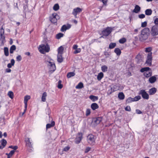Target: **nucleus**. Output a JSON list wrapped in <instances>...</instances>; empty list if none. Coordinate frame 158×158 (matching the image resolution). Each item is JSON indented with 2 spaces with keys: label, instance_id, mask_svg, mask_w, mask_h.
<instances>
[{
  "label": "nucleus",
  "instance_id": "16",
  "mask_svg": "<svg viewBox=\"0 0 158 158\" xmlns=\"http://www.w3.org/2000/svg\"><path fill=\"white\" fill-rule=\"evenodd\" d=\"M91 107L93 110H95L98 108V105L95 103H93L91 105Z\"/></svg>",
  "mask_w": 158,
  "mask_h": 158
},
{
  "label": "nucleus",
  "instance_id": "20",
  "mask_svg": "<svg viewBox=\"0 0 158 158\" xmlns=\"http://www.w3.org/2000/svg\"><path fill=\"white\" fill-rule=\"evenodd\" d=\"M0 41L1 42V44L2 45H3L6 42L5 40V37L4 35H0Z\"/></svg>",
  "mask_w": 158,
  "mask_h": 158
},
{
  "label": "nucleus",
  "instance_id": "19",
  "mask_svg": "<svg viewBox=\"0 0 158 158\" xmlns=\"http://www.w3.org/2000/svg\"><path fill=\"white\" fill-rule=\"evenodd\" d=\"M25 141L26 142V145L30 148H32V145L31 142L30 141V139L27 138L26 139Z\"/></svg>",
  "mask_w": 158,
  "mask_h": 158
},
{
  "label": "nucleus",
  "instance_id": "64",
  "mask_svg": "<svg viewBox=\"0 0 158 158\" xmlns=\"http://www.w3.org/2000/svg\"><path fill=\"white\" fill-rule=\"evenodd\" d=\"M25 54L27 56H30V53L29 52H27L25 53Z\"/></svg>",
  "mask_w": 158,
  "mask_h": 158
},
{
  "label": "nucleus",
  "instance_id": "58",
  "mask_svg": "<svg viewBox=\"0 0 158 158\" xmlns=\"http://www.w3.org/2000/svg\"><path fill=\"white\" fill-rule=\"evenodd\" d=\"M15 63V60H14V59H12L11 60L10 64H12V65H14Z\"/></svg>",
  "mask_w": 158,
  "mask_h": 158
},
{
  "label": "nucleus",
  "instance_id": "9",
  "mask_svg": "<svg viewBox=\"0 0 158 158\" xmlns=\"http://www.w3.org/2000/svg\"><path fill=\"white\" fill-rule=\"evenodd\" d=\"M48 65L50 71L54 72L56 69V66L53 62H48Z\"/></svg>",
  "mask_w": 158,
  "mask_h": 158
},
{
  "label": "nucleus",
  "instance_id": "33",
  "mask_svg": "<svg viewBox=\"0 0 158 158\" xmlns=\"http://www.w3.org/2000/svg\"><path fill=\"white\" fill-rule=\"evenodd\" d=\"M16 46L15 45H12L10 48V53H13L14 51L16 49Z\"/></svg>",
  "mask_w": 158,
  "mask_h": 158
},
{
  "label": "nucleus",
  "instance_id": "28",
  "mask_svg": "<svg viewBox=\"0 0 158 158\" xmlns=\"http://www.w3.org/2000/svg\"><path fill=\"white\" fill-rule=\"evenodd\" d=\"M57 61L59 63H61L63 61V59L61 54H57Z\"/></svg>",
  "mask_w": 158,
  "mask_h": 158
},
{
  "label": "nucleus",
  "instance_id": "17",
  "mask_svg": "<svg viewBox=\"0 0 158 158\" xmlns=\"http://www.w3.org/2000/svg\"><path fill=\"white\" fill-rule=\"evenodd\" d=\"M71 27V26L69 25L67 27L66 25H63L61 28V31H64L68 29L69 28Z\"/></svg>",
  "mask_w": 158,
  "mask_h": 158
},
{
  "label": "nucleus",
  "instance_id": "46",
  "mask_svg": "<svg viewBox=\"0 0 158 158\" xmlns=\"http://www.w3.org/2000/svg\"><path fill=\"white\" fill-rule=\"evenodd\" d=\"M81 51V49L80 48H77L75 49V50L74 51V54H76L78 53H80Z\"/></svg>",
  "mask_w": 158,
  "mask_h": 158
},
{
  "label": "nucleus",
  "instance_id": "29",
  "mask_svg": "<svg viewBox=\"0 0 158 158\" xmlns=\"http://www.w3.org/2000/svg\"><path fill=\"white\" fill-rule=\"evenodd\" d=\"M114 52L117 56H119L121 53L120 50L119 48H115L114 50Z\"/></svg>",
  "mask_w": 158,
  "mask_h": 158
},
{
  "label": "nucleus",
  "instance_id": "38",
  "mask_svg": "<svg viewBox=\"0 0 158 158\" xmlns=\"http://www.w3.org/2000/svg\"><path fill=\"white\" fill-rule=\"evenodd\" d=\"M4 52L5 55L6 56H8L9 55V51L7 47H5L4 48Z\"/></svg>",
  "mask_w": 158,
  "mask_h": 158
},
{
  "label": "nucleus",
  "instance_id": "4",
  "mask_svg": "<svg viewBox=\"0 0 158 158\" xmlns=\"http://www.w3.org/2000/svg\"><path fill=\"white\" fill-rule=\"evenodd\" d=\"M140 72L143 73V75L147 78H148L152 75V72L148 67H144L142 68Z\"/></svg>",
  "mask_w": 158,
  "mask_h": 158
},
{
  "label": "nucleus",
  "instance_id": "51",
  "mask_svg": "<svg viewBox=\"0 0 158 158\" xmlns=\"http://www.w3.org/2000/svg\"><path fill=\"white\" fill-rule=\"evenodd\" d=\"M70 147L69 146H67L64 148L63 150L64 151L67 152L70 149Z\"/></svg>",
  "mask_w": 158,
  "mask_h": 158
},
{
  "label": "nucleus",
  "instance_id": "52",
  "mask_svg": "<svg viewBox=\"0 0 158 158\" xmlns=\"http://www.w3.org/2000/svg\"><path fill=\"white\" fill-rule=\"evenodd\" d=\"M125 110L126 111H130L131 110V109L130 107L129 106H127L125 108Z\"/></svg>",
  "mask_w": 158,
  "mask_h": 158
},
{
  "label": "nucleus",
  "instance_id": "49",
  "mask_svg": "<svg viewBox=\"0 0 158 158\" xmlns=\"http://www.w3.org/2000/svg\"><path fill=\"white\" fill-rule=\"evenodd\" d=\"M16 58L17 61L19 62L22 59V57L20 55L17 56Z\"/></svg>",
  "mask_w": 158,
  "mask_h": 158
},
{
  "label": "nucleus",
  "instance_id": "57",
  "mask_svg": "<svg viewBox=\"0 0 158 158\" xmlns=\"http://www.w3.org/2000/svg\"><path fill=\"white\" fill-rule=\"evenodd\" d=\"M136 112L138 114H140L142 113V111L138 109L136 110Z\"/></svg>",
  "mask_w": 158,
  "mask_h": 158
},
{
  "label": "nucleus",
  "instance_id": "54",
  "mask_svg": "<svg viewBox=\"0 0 158 158\" xmlns=\"http://www.w3.org/2000/svg\"><path fill=\"white\" fill-rule=\"evenodd\" d=\"M154 23L155 25H158V18H156L154 20Z\"/></svg>",
  "mask_w": 158,
  "mask_h": 158
},
{
  "label": "nucleus",
  "instance_id": "3",
  "mask_svg": "<svg viewBox=\"0 0 158 158\" xmlns=\"http://www.w3.org/2000/svg\"><path fill=\"white\" fill-rule=\"evenodd\" d=\"M50 49V48L48 44H42L39 46V50L40 53L43 54L45 52H48Z\"/></svg>",
  "mask_w": 158,
  "mask_h": 158
},
{
  "label": "nucleus",
  "instance_id": "55",
  "mask_svg": "<svg viewBox=\"0 0 158 158\" xmlns=\"http://www.w3.org/2000/svg\"><path fill=\"white\" fill-rule=\"evenodd\" d=\"M104 54L106 56V58L109 57L110 56L109 53L106 52H104Z\"/></svg>",
  "mask_w": 158,
  "mask_h": 158
},
{
  "label": "nucleus",
  "instance_id": "56",
  "mask_svg": "<svg viewBox=\"0 0 158 158\" xmlns=\"http://www.w3.org/2000/svg\"><path fill=\"white\" fill-rule=\"evenodd\" d=\"M145 15L144 14H141L139 15V17L140 19H143L144 18Z\"/></svg>",
  "mask_w": 158,
  "mask_h": 158
},
{
  "label": "nucleus",
  "instance_id": "26",
  "mask_svg": "<svg viewBox=\"0 0 158 158\" xmlns=\"http://www.w3.org/2000/svg\"><path fill=\"white\" fill-rule=\"evenodd\" d=\"M63 50V47L62 46H60L58 49V54L62 55Z\"/></svg>",
  "mask_w": 158,
  "mask_h": 158
},
{
  "label": "nucleus",
  "instance_id": "22",
  "mask_svg": "<svg viewBox=\"0 0 158 158\" xmlns=\"http://www.w3.org/2000/svg\"><path fill=\"white\" fill-rule=\"evenodd\" d=\"M89 98L93 102H95V101L97 100L98 99V97L94 96L93 95L90 96Z\"/></svg>",
  "mask_w": 158,
  "mask_h": 158
},
{
  "label": "nucleus",
  "instance_id": "37",
  "mask_svg": "<svg viewBox=\"0 0 158 158\" xmlns=\"http://www.w3.org/2000/svg\"><path fill=\"white\" fill-rule=\"evenodd\" d=\"M83 87V84L82 82H80L76 86V89H81Z\"/></svg>",
  "mask_w": 158,
  "mask_h": 158
},
{
  "label": "nucleus",
  "instance_id": "10",
  "mask_svg": "<svg viewBox=\"0 0 158 158\" xmlns=\"http://www.w3.org/2000/svg\"><path fill=\"white\" fill-rule=\"evenodd\" d=\"M83 134L81 133H79L77 135L75 140V142L77 144L79 143L82 138Z\"/></svg>",
  "mask_w": 158,
  "mask_h": 158
},
{
  "label": "nucleus",
  "instance_id": "47",
  "mask_svg": "<svg viewBox=\"0 0 158 158\" xmlns=\"http://www.w3.org/2000/svg\"><path fill=\"white\" fill-rule=\"evenodd\" d=\"M141 98V97L139 96H137L136 97H135L134 98H133V99L134 102V101H136L139 100Z\"/></svg>",
  "mask_w": 158,
  "mask_h": 158
},
{
  "label": "nucleus",
  "instance_id": "63",
  "mask_svg": "<svg viewBox=\"0 0 158 158\" xmlns=\"http://www.w3.org/2000/svg\"><path fill=\"white\" fill-rule=\"evenodd\" d=\"M90 150V148H87L86 149V150L85 151V152H88Z\"/></svg>",
  "mask_w": 158,
  "mask_h": 158
},
{
  "label": "nucleus",
  "instance_id": "21",
  "mask_svg": "<svg viewBox=\"0 0 158 158\" xmlns=\"http://www.w3.org/2000/svg\"><path fill=\"white\" fill-rule=\"evenodd\" d=\"M156 80V77L154 76L151 77L149 79V82L151 83H153L155 82Z\"/></svg>",
  "mask_w": 158,
  "mask_h": 158
},
{
  "label": "nucleus",
  "instance_id": "41",
  "mask_svg": "<svg viewBox=\"0 0 158 158\" xmlns=\"http://www.w3.org/2000/svg\"><path fill=\"white\" fill-rule=\"evenodd\" d=\"M59 8V5L58 4H55L53 7V9L55 11H57Z\"/></svg>",
  "mask_w": 158,
  "mask_h": 158
},
{
  "label": "nucleus",
  "instance_id": "39",
  "mask_svg": "<svg viewBox=\"0 0 158 158\" xmlns=\"http://www.w3.org/2000/svg\"><path fill=\"white\" fill-rule=\"evenodd\" d=\"M63 35V34L60 33L56 34V38L57 39H59L61 37H62Z\"/></svg>",
  "mask_w": 158,
  "mask_h": 158
},
{
  "label": "nucleus",
  "instance_id": "15",
  "mask_svg": "<svg viewBox=\"0 0 158 158\" xmlns=\"http://www.w3.org/2000/svg\"><path fill=\"white\" fill-rule=\"evenodd\" d=\"M2 145H0V149H2L6 146L7 142L6 140L4 139H2L1 141Z\"/></svg>",
  "mask_w": 158,
  "mask_h": 158
},
{
  "label": "nucleus",
  "instance_id": "35",
  "mask_svg": "<svg viewBox=\"0 0 158 158\" xmlns=\"http://www.w3.org/2000/svg\"><path fill=\"white\" fill-rule=\"evenodd\" d=\"M116 46V44L114 43H110L109 45V48L110 49L114 48Z\"/></svg>",
  "mask_w": 158,
  "mask_h": 158
},
{
  "label": "nucleus",
  "instance_id": "24",
  "mask_svg": "<svg viewBox=\"0 0 158 158\" xmlns=\"http://www.w3.org/2000/svg\"><path fill=\"white\" fill-rule=\"evenodd\" d=\"M30 99V96L28 95H27L24 97V103L26 106L27 105V101Z\"/></svg>",
  "mask_w": 158,
  "mask_h": 158
},
{
  "label": "nucleus",
  "instance_id": "23",
  "mask_svg": "<svg viewBox=\"0 0 158 158\" xmlns=\"http://www.w3.org/2000/svg\"><path fill=\"white\" fill-rule=\"evenodd\" d=\"M55 125V123L54 121L52 122L51 123L47 124L46 125V128L47 129L50 128L52 127H53Z\"/></svg>",
  "mask_w": 158,
  "mask_h": 158
},
{
  "label": "nucleus",
  "instance_id": "31",
  "mask_svg": "<svg viewBox=\"0 0 158 158\" xmlns=\"http://www.w3.org/2000/svg\"><path fill=\"white\" fill-rule=\"evenodd\" d=\"M103 73L102 72L98 73L97 76V79L98 81H100L103 77Z\"/></svg>",
  "mask_w": 158,
  "mask_h": 158
},
{
  "label": "nucleus",
  "instance_id": "6",
  "mask_svg": "<svg viewBox=\"0 0 158 158\" xmlns=\"http://www.w3.org/2000/svg\"><path fill=\"white\" fill-rule=\"evenodd\" d=\"M150 33L153 36H154L158 35V25H155L152 27Z\"/></svg>",
  "mask_w": 158,
  "mask_h": 158
},
{
  "label": "nucleus",
  "instance_id": "50",
  "mask_svg": "<svg viewBox=\"0 0 158 158\" xmlns=\"http://www.w3.org/2000/svg\"><path fill=\"white\" fill-rule=\"evenodd\" d=\"M90 113V110L89 109H88L86 110V115L87 116H88Z\"/></svg>",
  "mask_w": 158,
  "mask_h": 158
},
{
  "label": "nucleus",
  "instance_id": "27",
  "mask_svg": "<svg viewBox=\"0 0 158 158\" xmlns=\"http://www.w3.org/2000/svg\"><path fill=\"white\" fill-rule=\"evenodd\" d=\"M15 151L14 150L11 151L9 153H6V154L7 156V158H10L14 154Z\"/></svg>",
  "mask_w": 158,
  "mask_h": 158
},
{
  "label": "nucleus",
  "instance_id": "45",
  "mask_svg": "<svg viewBox=\"0 0 158 158\" xmlns=\"http://www.w3.org/2000/svg\"><path fill=\"white\" fill-rule=\"evenodd\" d=\"M4 30L3 27V26H2V27L0 28V35H4Z\"/></svg>",
  "mask_w": 158,
  "mask_h": 158
},
{
  "label": "nucleus",
  "instance_id": "8",
  "mask_svg": "<svg viewBox=\"0 0 158 158\" xmlns=\"http://www.w3.org/2000/svg\"><path fill=\"white\" fill-rule=\"evenodd\" d=\"M139 94L141 95L142 98L144 99L148 100L149 98V95L144 89L141 90Z\"/></svg>",
  "mask_w": 158,
  "mask_h": 158
},
{
  "label": "nucleus",
  "instance_id": "44",
  "mask_svg": "<svg viewBox=\"0 0 158 158\" xmlns=\"http://www.w3.org/2000/svg\"><path fill=\"white\" fill-rule=\"evenodd\" d=\"M126 41V39L125 38H123L119 40V42L121 44H123Z\"/></svg>",
  "mask_w": 158,
  "mask_h": 158
},
{
  "label": "nucleus",
  "instance_id": "18",
  "mask_svg": "<svg viewBox=\"0 0 158 158\" xmlns=\"http://www.w3.org/2000/svg\"><path fill=\"white\" fill-rule=\"evenodd\" d=\"M140 10V7L138 5H135L133 12L136 13H138Z\"/></svg>",
  "mask_w": 158,
  "mask_h": 158
},
{
  "label": "nucleus",
  "instance_id": "43",
  "mask_svg": "<svg viewBox=\"0 0 158 158\" xmlns=\"http://www.w3.org/2000/svg\"><path fill=\"white\" fill-rule=\"evenodd\" d=\"M61 81L60 80L59 81L57 85V87L59 89H61L63 87V85L61 84Z\"/></svg>",
  "mask_w": 158,
  "mask_h": 158
},
{
  "label": "nucleus",
  "instance_id": "32",
  "mask_svg": "<svg viewBox=\"0 0 158 158\" xmlns=\"http://www.w3.org/2000/svg\"><path fill=\"white\" fill-rule=\"evenodd\" d=\"M47 96V94L46 92H44L41 98L42 101L43 102H44L46 101V97Z\"/></svg>",
  "mask_w": 158,
  "mask_h": 158
},
{
  "label": "nucleus",
  "instance_id": "14",
  "mask_svg": "<svg viewBox=\"0 0 158 158\" xmlns=\"http://www.w3.org/2000/svg\"><path fill=\"white\" fill-rule=\"evenodd\" d=\"M157 91V89L153 87L150 89L148 91V93L150 95L154 94Z\"/></svg>",
  "mask_w": 158,
  "mask_h": 158
},
{
  "label": "nucleus",
  "instance_id": "5",
  "mask_svg": "<svg viewBox=\"0 0 158 158\" xmlns=\"http://www.w3.org/2000/svg\"><path fill=\"white\" fill-rule=\"evenodd\" d=\"M50 19L51 22L53 23H56L58 19H59L60 17L56 13H54L52 14V15L50 18Z\"/></svg>",
  "mask_w": 158,
  "mask_h": 158
},
{
  "label": "nucleus",
  "instance_id": "36",
  "mask_svg": "<svg viewBox=\"0 0 158 158\" xmlns=\"http://www.w3.org/2000/svg\"><path fill=\"white\" fill-rule=\"evenodd\" d=\"M108 67L105 65H103L101 67V69L102 72H105L107 71Z\"/></svg>",
  "mask_w": 158,
  "mask_h": 158
},
{
  "label": "nucleus",
  "instance_id": "30",
  "mask_svg": "<svg viewBox=\"0 0 158 158\" xmlns=\"http://www.w3.org/2000/svg\"><path fill=\"white\" fill-rule=\"evenodd\" d=\"M152 12V11L151 9H147L145 11V14L146 15H150Z\"/></svg>",
  "mask_w": 158,
  "mask_h": 158
},
{
  "label": "nucleus",
  "instance_id": "61",
  "mask_svg": "<svg viewBox=\"0 0 158 158\" xmlns=\"http://www.w3.org/2000/svg\"><path fill=\"white\" fill-rule=\"evenodd\" d=\"M11 71V70L9 69H6V72L7 73H10Z\"/></svg>",
  "mask_w": 158,
  "mask_h": 158
},
{
  "label": "nucleus",
  "instance_id": "60",
  "mask_svg": "<svg viewBox=\"0 0 158 158\" xmlns=\"http://www.w3.org/2000/svg\"><path fill=\"white\" fill-rule=\"evenodd\" d=\"M77 47L78 46L77 45H74L73 46V48L75 50L77 48Z\"/></svg>",
  "mask_w": 158,
  "mask_h": 158
},
{
  "label": "nucleus",
  "instance_id": "25",
  "mask_svg": "<svg viewBox=\"0 0 158 158\" xmlns=\"http://www.w3.org/2000/svg\"><path fill=\"white\" fill-rule=\"evenodd\" d=\"M118 97L120 100H123L125 96L123 92L119 93L118 95Z\"/></svg>",
  "mask_w": 158,
  "mask_h": 158
},
{
  "label": "nucleus",
  "instance_id": "53",
  "mask_svg": "<svg viewBox=\"0 0 158 158\" xmlns=\"http://www.w3.org/2000/svg\"><path fill=\"white\" fill-rule=\"evenodd\" d=\"M147 23L146 21H145L141 23V27H145L146 26Z\"/></svg>",
  "mask_w": 158,
  "mask_h": 158
},
{
  "label": "nucleus",
  "instance_id": "34",
  "mask_svg": "<svg viewBox=\"0 0 158 158\" xmlns=\"http://www.w3.org/2000/svg\"><path fill=\"white\" fill-rule=\"evenodd\" d=\"M75 73L73 72H70L68 73L67 74V77L68 78H70L74 76Z\"/></svg>",
  "mask_w": 158,
  "mask_h": 158
},
{
  "label": "nucleus",
  "instance_id": "12",
  "mask_svg": "<svg viewBox=\"0 0 158 158\" xmlns=\"http://www.w3.org/2000/svg\"><path fill=\"white\" fill-rule=\"evenodd\" d=\"M102 120V117H98L94 118L92 120V123L96 125H97L100 123Z\"/></svg>",
  "mask_w": 158,
  "mask_h": 158
},
{
  "label": "nucleus",
  "instance_id": "48",
  "mask_svg": "<svg viewBox=\"0 0 158 158\" xmlns=\"http://www.w3.org/2000/svg\"><path fill=\"white\" fill-rule=\"evenodd\" d=\"M9 148H11L12 149H13L14 150H16L18 148V147L17 146H13L11 145V146H9Z\"/></svg>",
  "mask_w": 158,
  "mask_h": 158
},
{
  "label": "nucleus",
  "instance_id": "2",
  "mask_svg": "<svg viewBox=\"0 0 158 158\" xmlns=\"http://www.w3.org/2000/svg\"><path fill=\"white\" fill-rule=\"evenodd\" d=\"M145 51L146 52H148L147 55V59L146 63L151 65L152 64V54L151 51L152 50V48L151 47L146 48H145Z\"/></svg>",
  "mask_w": 158,
  "mask_h": 158
},
{
  "label": "nucleus",
  "instance_id": "1",
  "mask_svg": "<svg viewBox=\"0 0 158 158\" xmlns=\"http://www.w3.org/2000/svg\"><path fill=\"white\" fill-rule=\"evenodd\" d=\"M149 29L148 28H144L141 31V33L139 36V40L141 41H143L148 38L147 34L149 32Z\"/></svg>",
  "mask_w": 158,
  "mask_h": 158
},
{
  "label": "nucleus",
  "instance_id": "59",
  "mask_svg": "<svg viewBox=\"0 0 158 158\" xmlns=\"http://www.w3.org/2000/svg\"><path fill=\"white\" fill-rule=\"evenodd\" d=\"M102 2L104 5H106L107 0H99Z\"/></svg>",
  "mask_w": 158,
  "mask_h": 158
},
{
  "label": "nucleus",
  "instance_id": "62",
  "mask_svg": "<svg viewBox=\"0 0 158 158\" xmlns=\"http://www.w3.org/2000/svg\"><path fill=\"white\" fill-rule=\"evenodd\" d=\"M12 66L13 65H12L11 64H10V63H9L8 64L7 66L8 68H11Z\"/></svg>",
  "mask_w": 158,
  "mask_h": 158
},
{
  "label": "nucleus",
  "instance_id": "11",
  "mask_svg": "<svg viewBox=\"0 0 158 158\" xmlns=\"http://www.w3.org/2000/svg\"><path fill=\"white\" fill-rule=\"evenodd\" d=\"M112 29L108 27L102 31V34L103 36H108L111 32Z\"/></svg>",
  "mask_w": 158,
  "mask_h": 158
},
{
  "label": "nucleus",
  "instance_id": "40",
  "mask_svg": "<svg viewBox=\"0 0 158 158\" xmlns=\"http://www.w3.org/2000/svg\"><path fill=\"white\" fill-rule=\"evenodd\" d=\"M8 95L11 99H13V98L14 94L11 91H9L8 92Z\"/></svg>",
  "mask_w": 158,
  "mask_h": 158
},
{
  "label": "nucleus",
  "instance_id": "7",
  "mask_svg": "<svg viewBox=\"0 0 158 158\" xmlns=\"http://www.w3.org/2000/svg\"><path fill=\"white\" fill-rule=\"evenodd\" d=\"M87 141L88 143L90 144L94 145L95 143V136L89 134L87 136Z\"/></svg>",
  "mask_w": 158,
  "mask_h": 158
},
{
  "label": "nucleus",
  "instance_id": "13",
  "mask_svg": "<svg viewBox=\"0 0 158 158\" xmlns=\"http://www.w3.org/2000/svg\"><path fill=\"white\" fill-rule=\"evenodd\" d=\"M82 9L81 8L79 7H77L73 9L72 14L74 16L75 18H76L77 14L80 13Z\"/></svg>",
  "mask_w": 158,
  "mask_h": 158
},
{
  "label": "nucleus",
  "instance_id": "42",
  "mask_svg": "<svg viewBox=\"0 0 158 158\" xmlns=\"http://www.w3.org/2000/svg\"><path fill=\"white\" fill-rule=\"evenodd\" d=\"M134 102L133 98H132L131 97L128 98L126 100V103H129L131 102Z\"/></svg>",
  "mask_w": 158,
  "mask_h": 158
}]
</instances>
